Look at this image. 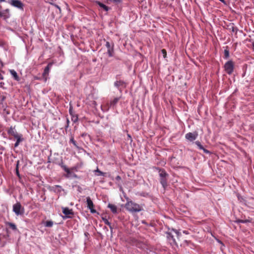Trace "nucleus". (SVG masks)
<instances>
[{
    "label": "nucleus",
    "mask_w": 254,
    "mask_h": 254,
    "mask_svg": "<svg viewBox=\"0 0 254 254\" xmlns=\"http://www.w3.org/2000/svg\"><path fill=\"white\" fill-rule=\"evenodd\" d=\"M7 131L9 136H13L16 139V141L14 144V147H17L19 145L20 142L23 141L24 139L22 137V134H19L17 132L15 128V126H11Z\"/></svg>",
    "instance_id": "obj_1"
},
{
    "label": "nucleus",
    "mask_w": 254,
    "mask_h": 254,
    "mask_svg": "<svg viewBox=\"0 0 254 254\" xmlns=\"http://www.w3.org/2000/svg\"><path fill=\"white\" fill-rule=\"evenodd\" d=\"M125 207L128 211L131 213L138 212L143 209L139 204L132 200H127Z\"/></svg>",
    "instance_id": "obj_2"
},
{
    "label": "nucleus",
    "mask_w": 254,
    "mask_h": 254,
    "mask_svg": "<svg viewBox=\"0 0 254 254\" xmlns=\"http://www.w3.org/2000/svg\"><path fill=\"white\" fill-rule=\"evenodd\" d=\"M13 211L17 216L23 215L24 212V208L21 206L19 202H17L13 205Z\"/></svg>",
    "instance_id": "obj_3"
},
{
    "label": "nucleus",
    "mask_w": 254,
    "mask_h": 254,
    "mask_svg": "<svg viewBox=\"0 0 254 254\" xmlns=\"http://www.w3.org/2000/svg\"><path fill=\"white\" fill-rule=\"evenodd\" d=\"M225 71L228 74H231L234 71V63L232 61H229L226 62L224 65Z\"/></svg>",
    "instance_id": "obj_4"
},
{
    "label": "nucleus",
    "mask_w": 254,
    "mask_h": 254,
    "mask_svg": "<svg viewBox=\"0 0 254 254\" xmlns=\"http://www.w3.org/2000/svg\"><path fill=\"white\" fill-rule=\"evenodd\" d=\"M198 136V132L194 131L193 132H189L186 134L185 138L190 141H193L196 139Z\"/></svg>",
    "instance_id": "obj_5"
},
{
    "label": "nucleus",
    "mask_w": 254,
    "mask_h": 254,
    "mask_svg": "<svg viewBox=\"0 0 254 254\" xmlns=\"http://www.w3.org/2000/svg\"><path fill=\"white\" fill-rule=\"evenodd\" d=\"M9 3L13 6L20 9H23V4L19 0H11Z\"/></svg>",
    "instance_id": "obj_6"
},
{
    "label": "nucleus",
    "mask_w": 254,
    "mask_h": 254,
    "mask_svg": "<svg viewBox=\"0 0 254 254\" xmlns=\"http://www.w3.org/2000/svg\"><path fill=\"white\" fill-rule=\"evenodd\" d=\"M86 202H87V207L88 209H90V212L92 213H94L96 212V210L94 208V205L93 203L92 200H91L90 197H87L86 198Z\"/></svg>",
    "instance_id": "obj_7"
},
{
    "label": "nucleus",
    "mask_w": 254,
    "mask_h": 254,
    "mask_svg": "<svg viewBox=\"0 0 254 254\" xmlns=\"http://www.w3.org/2000/svg\"><path fill=\"white\" fill-rule=\"evenodd\" d=\"M63 213L68 218H71L74 214L72 210L69 209L68 207L63 208Z\"/></svg>",
    "instance_id": "obj_8"
},
{
    "label": "nucleus",
    "mask_w": 254,
    "mask_h": 254,
    "mask_svg": "<svg viewBox=\"0 0 254 254\" xmlns=\"http://www.w3.org/2000/svg\"><path fill=\"white\" fill-rule=\"evenodd\" d=\"M167 238L170 241V243L171 245L177 244L175 239H174V236H173L171 232L167 233Z\"/></svg>",
    "instance_id": "obj_9"
},
{
    "label": "nucleus",
    "mask_w": 254,
    "mask_h": 254,
    "mask_svg": "<svg viewBox=\"0 0 254 254\" xmlns=\"http://www.w3.org/2000/svg\"><path fill=\"white\" fill-rule=\"evenodd\" d=\"M69 114L70 115H71V120L73 122H76L78 120V116L76 114H75L74 112L72 110V107H70L69 108Z\"/></svg>",
    "instance_id": "obj_10"
},
{
    "label": "nucleus",
    "mask_w": 254,
    "mask_h": 254,
    "mask_svg": "<svg viewBox=\"0 0 254 254\" xmlns=\"http://www.w3.org/2000/svg\"><path fill=\"white\" fill-rule=\"evenodd\" d=\"M120 97H116L113 100H111L110 103H107V105L108 108H109L111 106H115L119 101Z\"/></svg>",
    "instance_id": "obj_11"
},
{
    "label": "nucleus",
    "mask_w": 254,
    "mask_h": 254,
    "mask_svg": "<svg viewBox=\"0 0 254 254\" xmlns=\"http://www.w3.org/2000/svg\"><path fill=\"white\" fill-rule=\"evenodd\" d=\"M52 65H53V63H50L48 64L47 66L45 68L44 72L43 73V77H45L49 74L50 68L52 67Z\"/></svg>",
    "instance_id": "obj_12"
},
{
    "label": "nucleus",
    "mask_w": 254,
    "mask_h": 254,
    "mask_svg": "<svg viewBox=\"0 0 254 254\" xmlns=\"http://www.w3.org/2000/svg\"><path fill=\"white\" fill-rule=\"evenodd\" d=\"M157 169L159 170V176L160 178L167 177L168 176V174L167 173V172L164 169H160L159 168H157Z\"/></svg>",
    "instance_id": "obj_13"
},
{
    "label": "nucleus",
    "mask_w": 254,
    "mask_h": 254,
    "mask_svg": "<svg viewBox=\"0 0 254 254\" xmlns=\"http://www.w3.org/2000/svg\"><path fill=\"white\" fill-rule=\"evenodd\" d=\"M9 72L12 76L13 78L14 79V80L18 81L20 80V78L19 76L18 75L17 72L14 69L10 70Z\"/></svg>",
    "instance_id": "obj_14"
},
{
    "label": "nucleus",
    "mask_w": 254,
    "mask_h": 254,
    "mask_svg": "<svg viewBox=\"0 0 254 254\" xmlns=\"http://www.w3.org/2000/svg\"><path fill=\"white\" fill-rule=\"evenodd\" d=\"M108 207L109 208L111 211L114 214L117 213V206L113 204L109 203Z\"/></svg>",
    "instance_id": "obj_15"
},
{
    "label": "nucleus",
    "mask_w": 254,
    "mask_h": 254,
    "mask_svg": "<svg viewBox=\"0 0 254 254\" xmlns=\"http://www.w3.org/2000/svg\"><path fill=\"white\" fill-rule=\"evenodd\" d=\"M160 183L162 185L164 189H166V188L167 187V177L165 178H160Z\"/></svg>",
    "instance_id": "obj_16"
},
{
    "label": "nucleus",
    "mask_w": 254,
    "mask_h": 254,
    "mask_svg": "<svg viewBox=\"0 0 254 254\" xmlns=\"http://www.w3.org/2000/svg\"><path fill=\"white\" fill-rule=\"evenodd\" d=\"M114 85L118 88H119L121 86L124 87L126 86L125 82L122 80L117 81L115 82Z\"/></svg>",
    "instance_id": "obj_17"
},
{
    "label": "nucleus",
    "mask_w": 254,
    "mask_h": 254,
    "mask_svg": "<svg viewBox=\"0 0 254 254\" xmlns=\"http://www.w3.org/2000/svg\"><path fill=\"white\" fill-rule=\"evenodd\" d=\"M96 3L100 6L101 7V8H102L104 10H105V11H107L109 10V7L106 6L105 4H103V3L99 1H96Z\"/></svg>",
    "instance_id": "obj_18"
},
{
    "label": "nucleus",
    "mask_w": 254,
    "mask_h": 254,
    "mask_svg": "<svg viewBox=\"0 0 254 254\" xmlns=\"http://www.w3.org/2000/svg\"><path fill=\"white\" fill-rule=\"evenodd\" d=\"M6 224L8 225L9 227V228L12 229L13 230L15 231L17 230L16 226L14 223L11 222H6Z\"/></svg>",
    "instance_id": "obj_19"
},
{
    "label": "nucleus",
    "mask_w": 254,
    "mask_h": 254,
    "mask_svg": "<svg viewBox=\"0 0 254 254\" xmlns=\"http://www.w3.org/2000/svg\"><path fill=\"white\" fill-rule=\"evenodd\" d=\"M224 58L228 59L229 57V51L228 47H226V49L224 50Z\"/></svg>",
    "instance_id": "obj_20"
},
{
    "label": "nucleus",
    "mask_w": 254,
    "mask_h": 254,
    "mask_svg": "<svg viewBox=\"0 0 254 254\" xmlns=\"http://www.w3.org/2000/svg\"><path fill=\"white\" fill-rule=\"evenodd\" d=\"M53 225V222L52 221H47L45 223V226L47 227H51Z\"/></svg>",
    "instance_id": "obj_21"
},
{
    "label": "nucleus",
    "mask_w": 254,
    "mask_h": 254,
    "mask_svg": "<svg viewBox=\"0 0 254 254\" xmlns=\"http://www.w3.org/2000/svg\"><path fill=\"white\" fill-rule=\"evenodd\" d=\"M107 1L110 2H113L116 4H118L122 2V0H107Z\"/></svg>",
    "instance_id": "obj_22"
},
{
    "label": "nucleus",
    "mask_w": 254,
    "mask_h": 254,
    "mask_svg": "<svg viewBox=\"0 0 254 254\" xmlns=\"http://www.w3.org/2000/svg\"><path fill=\"white\" fill-rule=\"evenodd\" d=\"M69 142L72 143L75 147H76V148H78V146L76 143V142L74 140V137L73 136L71 137Z\"/></svg>",
    "instance_id": "obj_23"
},
{
    "label": "nucleus",
    "mask_w": 254,
    "mask_h": 254,
    "mask_svg": "<svg viewBox=\"0 0 254 254\" xmlns=\"http://www.w3.org/2000/svg\"><path fill=\"white\" fill-rule=\"evenodd\" d=\"M251 221L249 219H246V220H241V219H238L237 220V223H246L248 222H250Z\"/></svg>",
    "instance_id": "obj_24"
},
{
    "label": "nucleus",
    "mask_w": 254,
    "mask_h": 254,
    "mask_svg": "<svg viewBox=\"0 0 254 254\" xmlns=\"http://www.w3.org/2000/svg\"><path fill=\"white\" fill-rule=\"evenodd\" d=\"M113 52H114L113 48H112L110 49H108L107 53H108V54L109 57H111L113 56Z\"/></svg>",
    "instance_id": "obj_25"
},
{
    "label": "nucleus",
    "mask_w": 254,
    "mask_h": 254,
    "mask_svg": "<svg viewBox=\"0 0 254 254\" xmlns=\"http://www.w3.org/2000/svg\"><path fill=\"white\" fill-rule=\"evenodd\" d=\"M195 144L198 146L199 149H203V146L201 144L200 142L199 141H195Z\"/></svg>",
    "instance_id": "obj_26"
},
{
    "label": "nucleus",
    "mask_w": 254,
    "mask_h": 254,
    "mask_svg": "<svg viewBox=\"0 0 254 254\" xmlns=\"http://www.w3.org/2000/svg\"><path fill=\"white\" fill-rule=\"evenodd\" d=\"M18 164L19 162L18 161L16 165V175L20 178V175L18 171Z\"/></svg>",
    "instance_id": "obj_27"
},
{
    "label": "nucleus",
    "mask_w": 254,
    "mask_h": 254,
    "mask_svg": "<svg viewBox=\"0 0 254 254\" xmlns=\"http://www.w3.org/2000/svg\"><path fill=\"white\" fill-rule=\"evenodd\" d=\"M102 220L105 224L108 226H110L111 223L109 222V221L105 218L102 217Z\"/></svg>",
    "instance_id": "obj_28"
},
{
    "label": "nucleus",
    "mask_w": 254,
    "mask_h": 254,
    "mask_svg": "<svg viewBox=\"0 0 254 254\" xmlns=\"http://www.w3.org/2000/svg\"><path fill=\"white\" fill-rule=\"evenodd\" d=\"M172 230L175 232V233L176 234V236L178 238H179V237L181 235V233L177 230L172 229Z\"/></svg>",
    "instance_id": "obj_29"
},
{
    "label": "nucleus",
    "mask_w": 254,
    "mask_h": 254,
    "mask_svg": "<svg viewBox=\"0 0 254 254\" xmlns=\"http://www.w3.org/2000/svg\"><path fill=\"white\" fill-rule=\"evenodd\" d=\"M106 47L108 48V49H110L113 47V46H111L110 42H108V41H107L106 43Z\"/></svg>",
    "instance_id": "obj_30"
},
{
    "label": "nucleus",
    "mask_w": 254,
    "mask_h": 254,
    "mask_svg": "<svg viewBox=\"0 0 254 254\" xmlns=\"http://www.w3.org/2000/svg\"><path fill=\"white\" fill-rule=\"evenodd\" d=\"M161 52L163 54V57L165 58L167 57V52L165 49H162Z\"/></svg>",
    "instance_id": "obj_31"
},
{
    "label": "nucleus",
    "mask_w": 254,
    "mask_h": 254,
    "mask_svg": "<svg viewBox=\"0 0 254 254\" xmlns=\"http://www.w3.org/2000/svg\"><path fill=\"white\" fill-rule=\"evenodd\" d=\"M51 4L59 9V13L61 12V11H62L61 9L58 5H57L55 3H51Z\"/></svg>",
    "instance_id": "obj_32"
},
{
    "label": "nucleus",
    "mask_w": 254,
    "mask_h": 254,
    "mask_svg": "<svg viewBox=\"0 0 254 254\" xmlns=\"http://www.w3.org/2000/svg\"><path fill=\"white\" fill-rule=\"evenodd\" d=\"M96 172H98L99 173L98 175H100V176H103L104 175V173H103L102 172L100 171L98 169H97L96 170Z\"/></svg>",
    "instance_id": "obj_33"
},
{
    "label": "nucleus",
    "mask_w": 254,
    "mask_h": 254,
    "mask_svg": "<svg viewBox=\"0 0 254 254\" xmlns=\"http://www.w3.org/2000/svg\"><path fill=\"white\" fill-rule=\"evenodd\" d=\"M66 172L67 173L66 177H68L69 175H70V174H71L70 170L69 169H66Z\"/></svg>",
    "instance_id": "obj_34"
},
{
    "label": "nucleus",
    "mask_w": 254,
    "mask_h": 254,
    "mask_svg": "<svg viewBox=\"0 0 254 254\" xmlns=\"http://www.w3.org/2000/svg\"><path fill=\"white\" fill-rule=\"evenodd\" d=\"M61 167L64 170L65 172H66V169H68L65 165L63 164L61 165Z\"/></svg>",
    "instance_id": "obj_35"
},
{
    "label": "nucleus",
    "mask_w": 254,
    "mask_h": 254,
    "mask_svg": "<svg viewBox=\"0 0 254 254\" xmlns=\"http://www.w3.org/2000/svg\"><path fill=\"white\" fill-rule=\"evenodd\" d=\"M202 150L203 151V152L204 153H205L206 154H210V152L209 150L205 149L204 147H203V149H202Z\"/></svg>",
    "instance_id": "obj_36"
},
{
    "label": "nucleus",
    "mask_w": 254,
    "mask_h": 254,
    "mask_svg": "<svg viewBox=\"0 0 254 254\" xmlns=\"http://www.w3.org/2000/svg\"><path fill=\"white\" fill-rule=\"evenodd\" d=\"M109 226L110 227V230H111V232L112 233L113 228L112 226L111 225V224H110V226Z\"/></svg>",
    "instance_id": "obj_37"
},
{
    "label": "nucleus",
    "mask_w": 254,
    "mask_h": 254,
    "mask_svg": "<svg viewBox=\"0 0 254 254\" xmlns=\"http://www.w3.org/2000/svg\"><path fill=\"white\" fill-rule=\"evenodd\" d=\"M127 137L131 140L132 141V139H131V135L129 134H127Z\"/></svg>",
    "instance_id": "obj_38"
},
{
    "label": "nucleus",
    "mask_w": 254,
    "mask_h": 254,
    "mask_svg": "<svg viewBox=\"0 0 254 254\" xmlns=\"http://www.w3.org/2000/svg\"><path fill=\"white\" fill-rule=\"evenodd\" d=\"M219 0L221 2H223L224 4L226 3V2H225V0Z\"/></svg>",
    "instance_id": "obj_39"
},
{
    "label": "nucleus",
    "mask_w": 254,
    "mask_h": 254,
    "mask_svg": "<svg viewBox=\"0 0 254 254\" xmlns=\"http://www.w3.org/2000/svg\"><path fill=\"white\" fill-rule=\"evenodd\" d=\"M183 233H185V234H189V233H188V231H183Z\"/></svg>",
    "instance_id": "obj_40"
},
{
    "label": "nucleus",
    "mask_w": 254,
    "mask_h": 254,
    "mask_svg": "<svg viewBox=\"0 0 254 254\" xmlns=\"http://www.w3.org/2000/svg\"><path fill=\"white\" fill-rule=\"evenodd\" d=\"M235 30H236V31H237V28H235L233 27L232 31H235Z\"/></svg>",
    "instance_id": "obj_41"
},
{
    "label": "nucleus",
    "mask_w": 254,
    "mask_h": 254,
    "mask_svg": "<svg viewBox=\"0 0 254 254\" xmlns=\"http://www.w3.org/2000/svg\"><path fill=\"white\" fill-rule=\"evenodd\" d=\"M252 45H253V50L254 51V43H253Z\"/></svg>",
    "instance_id": "obj_42"
},
{
    "label": "nucleus",
    "mask_w": 254,
    "mask_h": 254,
    "mask_svg": "<svg viewBox=\"0 0 254 254\" xmlns=\"http://www.w3.org/2000/svg\"><path fill=\"white\" fill-rule=\"evenodd\" d=\"M67 127L68 126V123H69V120L68 119H67Z\"/></svg>",
    "instance_id": "obj_43"
},
{
    "label": "nucleus",
    "mask_w": 254,
    "mask_h": 254,
    "mask_svg": "<svg viewBox=\"0 0 254 254\" xmlns=\"http://www.w3.org/2000/svg\"><path fill=\"white\" fill-rule=\"evenodd\" d=\"M5 0H0V2H4Z\"/></svg>",
    "instance_id": "obj_44"
},
{
    "label": "nucleus",
    "mask_w": 254,
    "mask_h": 254,
    "mask_svg": "<svg viewBox=\"0 0 254 254\" xmlns=\"http://www.w3.org/2000/svg\"><path fill=\"white\" fill-rule=\"evenodd\" d=\"M121 179V178L120 176H117V179Z\"/></svg>",
    "instance_id": "obj_45"
},
{
    "label": "nucleus",
    "mask_w": 254,
    "mask_h": 254,
    "mask_svg": "<svg viewBox=\"0 0 254 254\" xmlns=\"http://www.w3.org/2000/svg\"><path fill=\"white\" fill-rule=\"evenodd\" d=\"M2 16V13L0 12V17H1Z\"/></svg>",
    "instance_id": "obj_46"
},
{
    "label": "nucleus",
    "mask_w": 254,
    "mask_h": 254,
    "mask_svg": "<svg viewBox=\"0 0 254 254\" xmlns=\"http://www.w3.org/2000/svg\"><path fill=\"white\" fill-rule=\"evenodd\" d=\"M74 169H75V168H71V170H74Z\"/></svg>",
    "instance_id": "obj_47"
}]
</instances>
